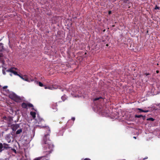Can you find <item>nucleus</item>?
<instances>
[{
    "label": "nucleus",
    "mask_w": 160,
    "mask_h": 160,
    "mask_svg": "<svg viewBox=\"0 0 160 160\" xmlns=\"http://www.w3.org/2000/svg\"><path fill=\"white\" fill-rule=\"evenodd\" d=\"M47 128L48 129V134L44 135L43 138V141L44 143L46 144L45 147H47L46 149L47 150L46 152L50 153L51 152L53 147L49 139V134L50 132V129L49 127Z\"/></svg>",
    "instance_id": "nucleus-1"
},
{
    "label": "nucleus",
    "mask_w": 160,
    "mask_h": 160,
    "mask_svg": "<svg viewBox=\"0 0 160 160\" xmlns=\"http://www.w3.org/2000/svg\"><path fill=\"white\" fill-rule=\"evenodd\" d=\"M9 97L10 98L17 102H20L22 99V98L18 96L13 92H11L9 95Z\"/></svg>",
    "instance_id": "nucleus-2"
},
{
    "label": "nucleus",
    "mask_w": 160,
    "mask_h": 160,
    "mask_svg": "<svg viewBox=\"0 0 160 160\" xmlns=\"http://www.w3.org/2000/svg\"><path fill=\"white\" fill-rule=\"evenodd\" d=\"M3 49V46L2 44L0 43V52H2ZM8 59L4 57L2 53H0V63L2 64L1 65L3 66L4 64L5 60H7Z\"/></svg>",
    "instance_id": "nucleus-3"
},
{
    "label": "nucleus",
    "mask_w": 160,
    "mask_h": 160,
    "mask_svg": "<svg viewBox=\"0 0 160 160\" xmlns=\"http://www.w3.org/2000/svg\"><path fill=\"white\" fill-rule=\"evenodd\" d=\"M30 114L32 116L33 119H35L36 121L35 122L36 124L38 123V124H40V122L42 121H43V119L41 118L38 114H37V118H35L36 113L34 112H30Z\"/></svg>",
    "instance_id": "nucleus-4"
},
{
    "label": "nucleus",
    "mask_w": 160,
    "mask_h": 160,
    "mask_svg": "<svg viewBox=\"0 0 160 160\" xmlns=\"http://www.w3.org/2000/svg\"><path fill=\"white\" fill-rule=\"evenodd\" d=\"M58 88H60V87H58L57 86H48V89H50V90H53L54 89H56Z\"/></svg>",
    "instance_id": "nucleus-5"
},
{
    "label": "nucleus",
    "mask_w": 160,
    "mask_h": 160,
    "mask_svg": "<svg viewBox=\"0 0 160 160\" xmlns=\"http://www.w3.org/2000/svg\"><path fill=\"white\" fill-rule=\"evenodd\" d=\"M21 79L24 80V81L28 82H30V81H33V80H31V81L30 80L28 79V77L27 75H24L23 76H22V77L21 78Z\"/></svg>",
    "instance_id": "nucleus-6"
},
{
    "label": "nucleus",
    "mask_w": 160,
    "mask_h": 160,
    "mask_svg": "<svg viewBox=\"0 0 160 160\" xmlns=\"http://www.w3.org/2000/svg\"><path fill=\"white\" fill-rule=\"evenodd\" d=\"M14 69H15L16 68H10L9 69L7 70L6 71L7 72H10L13 73V72H14V71H15L14 70Z\"/></svg>",
    "instance_id": "nucleus-7"
},
{
    "label": "nucleus",
    "mask_w": 160,
    "mask_h": 160,
    "mask_svg": "<svg viewBox=\"0 0 160 160\" xmlns=\"http://www.w3.org/2000/svg\"><path fill=\"white\" fill-rule=\"evenodd\" d=\"M22 108H26L28 107V103H23L22 104Z\"/></svg>",
    "instance_id": "nucleus-8"
},
{
    "label": "nucleus",
    "mask_w": 160,
    "mask_h": 160,
    "mask_svg": "<svg viewBox=\"0 0 160 160\" xmlns=\"http://www.w3.org/2000/svg\"><path fill=\"white\" fill-rule=\"evenodd\" d=\"M22 132V130L21 129L18 130L16 132V134H18Z\"/></svg>",
    "instance_id": "nucleus-9"
},
{
    "label": "nucleus",
    "mask_w": 160,
    "mask_h": 160,
    "mask_svg": "<svg viewBox=\"0 0 160 160\" xmlns=\"http://www.w3.org/2000/svg\"><path fill=\"white\" fill-rule=\"evenodd\" d=\"M3 148V146L2 143H0V152H1L2 151V149Z\"/></svg>",
    "instance_id": "nucleus-10"
},
{
    "label": "nucleus",
    "mask_w": 160,
    "mask_h": 160,
    "mask_svg": "<svg viewBox=\"0 0 160 160\" xmlns=\"http://www.w3.org/2000/svg\"><path fill=\"white\" fill-rule=\"evenodd\" d=\"M61 98L63 101H64L66 99V97L65 95H63L62 96Z\"/></svg>",
    "instance_id": "nucleus-11"
},
{
    "label": "nucleus",
    "mask_w": 160,
    "mask_h": 160,
    "mask_svg": "<svg viewBox=\"0 0 160 160\" xmlns=\"http://www.w3.org/2000/svg\"><path fill=\"white\" fill-rule=\"evenodd\" d=\"M143 116L142 115H136L135 116V117L136 118H141V117H142Z\"/></svg>",
    "instance_id": "nucleus-12"
},
{
    "label": "nucleus",
    "mask_w": 160,
    "mask_h": 160,
    "mask_svg": "<svg viewBox=\"0 0 160 160\" xmlns=\"http://www.w3.org/2000/svg\"><path fill=\"white\" fill-rule=\"evenodd\" d=\"M154 120V119H153V118H148L147 119V120H151V121H153Z\"/></svg>",
    "instance_id": "nucleus-13"
},
{
    "label": "nucleus",
    "mask_w": 160,
    "mask_h": 160,
    "mask_svg": "<svg viewBox=\"0 0 160 160\" xmlns=\"http://www.w3.org/2000/svg\"><path fill=\"white\" fill-rule=\"evenodd\" d=\"M38 85L40 87H42L43 86V84L40 82H38Z\"/></svg>",
    "instance_id": "nucleus-14"
},
{
    "label": "nucleus",
    "mask_w": 160,
    "mask_h": 160,
    "mask_svg": "<svg viewBox=\"0 0 160 160\" xmlns=\"http://www.w3.org/2000/svg\"><path fill=\"white\" fill-rule=\"evenodd\" d=\"M28 107H33V106L32 104L28 103Z\"/></svg>",
    "instance_id": "nucleus-15"
},
{
    "label": "nucleus",
    "mask_w": 160,
    "mask_h": 160,
    "mask_svg": "<svg viewBox=\"0 0 160 160\" xmlns=\"http://www.w3.org/2000/svg\"><path fill=\"white\" fill-rule=\"evenodd\" d=\"M101 98H102L101 97H99L98 98H95L94 99V101L98 100L99 99H101Z\"/></svg>",
    "instance_id": "nucleus-16"
},
{
    "label": "nucleus",
    "mask_w": 160,
    "mask_h": 160,
    "mask_svg": "<svg viewBox=\"0 0 160 160\" xmlns=\"http://www.w3.org/2000/svg\"><path fill=\"white\" fill-rule=\"evenodd\" d=\"M155 9H160V8L157 6H156L155 8Z\"/></svg>",
    "instance_id": "nucleus-17"
},
{
    "label": "nucleus",
    "mask_w": 160,
    "mask_h": 160,
    "mask_svg": "<svg viewBox=\"0 0 160 160\" xmlns=\"http://www.w3.org/2000/svg\"><path fill=\"white\" fill-rule=\"evenodd\" d=\"M13 73L16 75H19V74H18L17 72L15 71H14V72H13Z\"/></svg>",
    "instance_id": "nucleus-18"
},
{
    "label": "nucleus",
    "mask_w": 160,
    "mask_h": 160,
    "mask_svg": "<svg viewBox=\"0 0 160 160\" xmlns=\"http://www.w3.org/2000/svg\"><path fill=\"white\" fill-rule=\"evenodd\" d=\"M41 159V158L38 157L35 158L34 160H40Z\"/></svg>",
    "instance_id": "nucleus-19"
},
{
    "label": "nucleus",
    "mask_w": 160,
    "mask_h": 160,
    "mask_svg": "<svg viewBox=\"0 0 160 160\" xmlns=\"http://www.w3.org/2000/svg\"><path fill=\"white\" fill-rule=\"evenodd\" d=\"M137 109L138 110H139L141 112H143V111H144V110H143L142 109L140 108H137Z\"/></svg>",
    "instance_id": "nucleus-20"
},
{
    "label": "nucleus",
    "mask_w": 160,
    "mask_h": 160,
    "mask_svg": "<svg viewBox=\"0 0 160 160\" xmlns=\"http://www.w3.org/2000/svg\"><path fill=\"white\" fill-rule=\"evenodd\" d=\"M7 87H8V86H5L3 87V89H5L6 88H7Z\"/></svg>",
    "instance_id": "nucleus-21"
},
{
    "label": "nucleus",
    "mask_w": 160,
    "mask_h": 160,
    "mask_svg": "<svg viewBox=\"0 0 160 160\" xmlns=\"http://www.w3.org/2000/svg\"><path fill=\"white\" fill-rule=\"evenodd\" d=\"M149 111L147 110H144V111H143V112H148Z\"/></svg>",
    "instance_id": "nucleus-22"
},
{
    "label": "nucleus",
    "mask_w": 160,
    "mask_h": 160,
    "mask_svg": "<svg viewBox=\"0 0 160 160\" xmlns=\"http://www.w3.org/2000/svg\"><path fill=\"white\" fill-rule=\"evenodd\" d=\"M72 120L73 121H74L75 120V118L74 117H73L72 118Z\"/></svg>",
    "instance_id": "nucleus-23"
},
{
    "label": "nucleus",
    "mask_w": 160,
    "mask_h": 160,
    "mask_svg": "<svg viewBox=\"0 0 160 160\" xmlns=\"http://www.w3.org/2000/svg\"><path fill=\"white\" fill-rule=\"evenodd\" d=\"M84 160H91L90 159L88 158H86Z\"/></svg>",
    "instance_id": "nucleus-24"
},
{
    "label": "nucleus",
    "mask_w": 160,
    "mask_h": 160,
    "mask_svg": "<svg viewBox=\"0 0 160 160\" xmlns=\"http://www.w3.org/2000/svg\"><path fill=\"white\" fill-rule=\"evenodd\" d=\"M2 72H3V74H4V75L5 74V72L3 70L2 71Z\"/></svg>",
    "instance_id": "nucleus-25"
},
{
    "label": "nucleus",
    "mask_w": 160,
    "mask_h": 160,
    "mask_svg": "<svg viewBox=\"0 0 160 160\" xmlns=\"http://www.w3.org/2000/svg\"><path fill=\"white\" fill-rule=\"evenodd\" d=\"M45 88L46 89H48V86H45Z\"/></svg>",
    "instance_id": "nucleus-26"
},
{
    "label": "nucleus",
    "mask_w": 160,
    "mask_h": 160,
    "mask_svg": "<svg viewBox=\"0 0 160 160\" xmlns=\"http://www.w3.org/2000/svg\"><path fill=\"white\" fill-rule=\"evenodd\" d=\"M111 13V11H109L108 12L109 14H110Z\"/></svg>",
    "instance_id": "nucleus-27"
},
{
    "label": "nucleus",
    "mask_w": 160,
    "mask_h": 160,
    "mask_svg": "<svg viewBox=\"0 0 160 160\" xmlns=\"http://www.w3.org/2000/svg\"><path fill=\"white\" fill-rule=\"evenodd\" d=\"M18 76H19V77L21 78H22V76H21L20 75H18Z\"/></svg>",
    "instance_id": "nucleus-28"
},
{
    "label": "nucleus",
    "mask_w": 160,
    "mask_h": 160,
    "mask_svg": "<svg viewBox=\"0 0 160 160\" xmlns=\"http://www.w3.org/2000/svg\"><path fill=\"white\" fill-rule=\"evenodd\" d=\"M52 108L53 109H55V108H54L53 106H52Z\"/></svg>",
    "instance_id": "nucleus-29"
},
{
    "label": "nucleus",
    "mask_w": 160,
    "mask_h": 160,
    "mask_svg": "<svg viewBox=\"0 0 160 160\" xmlns=\"http://www.w3.org/2000/svg\"><path fill=\"white\" fill-rule=\"evenodd\" d=\"M133 138H135V139H136V137H133Z\"/></svg>",
    "instance_id": "nucleus-30"
},
{
    "label": "nucleus",
    "mask_w": 160,
    "mask_h": 160,
    "mask_svg": "<svg viewBox=\"0 0 160 160\" xmlns=\"http://www.w3.org/2000/svg\"><path fill=\"white\" fill-rule=\"evenodd\" d=\"M156 72H157V73H158L159 71H156Z\"/></svg>",
    "instance_id": "nucleus-31"
},
{
    "label": "nucleus",
    "mask_w": 160,
    "mask_h": 160,
    "mask_svg": "<svg viewBox=\"0 0 160 160\" xmlns=\"http://www.w3.org/2000/svg\"><path fill=\"white\" fill-rule=\"evenodd\" d=\"M63 90H64L63 89H62L61 90H62V91H63Z\"/></svg>",
    "instance_id": "nucleus-32"
},
{
    "label": "nucleus",
    "mask_w": 160,
    "mask_h": 160,
    "mask_svg": "<svg viewBox=\"0 0 160 160\" xmlns=\"http://www.w3.org/2000/svg\"><path fill=\"white\" fill-rule=\"evenodd\" d=\"M10 75L11 76H12V74H10Z\"/></svg>",
    "instance_id": "nucleus-33"
}]
</instances>
